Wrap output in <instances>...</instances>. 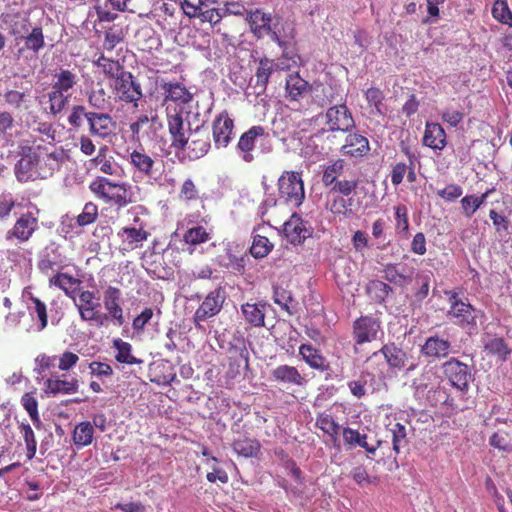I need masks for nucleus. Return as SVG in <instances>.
<instances>
[{
  "label": "nucleus",
  "instance_id": "nucleus-1",
  "mask_svg": "<svg viewBox=\"0 0 512 512\" xmlns=\"http://www.w3.org/2000/svg\"><path fill=\"white\" fill-rule=\"evenodd\" d=\"M359 183L360 180L357 176L336 181L329 187L326 209L334 215L352 216L358 206L353 194L356 193Z\"/></svg>",
  "mask_w": 512,
  "mask_h": 512
},
{
  "label": "nucleus",
  "instance_id": "nucleus-2",
  "mask_svg": "<svg viewBox=\"0 0 512 512\" xmlns=\"http://www.w3.org/2000/svg\"><path fill=\"white\" fill-rule=\"evenodd\" d=\"M89 190L105 204L117 210L135 202L131 186L125 182H115L106 177H96L89 184Z\"/></svg>",
  "mask_w": 512,
  "mask_h": 512
},
{
  "label": "nucleus",
  "instance_id": "nucleus-3",
  "mask_svg": "<svg viewBox=\"0 0 512 512\" xmlns=\"http://www.w3.org/2000/svg\"><path fill=\"white\" fill-rule=\"evenodd\" d=\"M444 294L447 296L449 309L447 317L454 320V324L470 333L477 330V314L479 311L472 306L467 300L459 296L456 291L446 290Z\"/></svg>",
  "mask_w": 512,
  "mask_h": 512
},
{
  "label": "nucleus",
  "instance_id": "nucleus-4",
  "mask_svg": "<svg viewBox=\"0 0 512 512\" xmlns=\"http://www.w3.org/2000/svg\"><path fill=\"white\" fill-rule=\"evenodd\" d=\"M380 355L383 356L388 368L394 373L405 371L406 374H409L418 367V363L412 360V356L395 342L384 344L378 351L373 352L366 362L373 365L374 361L380 358Z\"/></svg>",
  "mask_w": 512,
  "mask_h": 512
},
{
  "label": "nucleus",
  "instance_id": "nucleus-5",
  "mask_svg": "<svg viewBox=\"0 0 512 512\" xmlns=\"http://www.w3.org/2000/svg\"><path fill=\"white\" fill-rule=\"evenodd\" d=\"M78 296L73 297V304L79 318L90 327L101 328L102 304L97 291L81 289Z\"/></svg>",
  "mask_w": 512,
  "mask_h": 512
},
{
  "label": "nucleus",
  "instance_id": "nucleus-6",
  "mask_svg": "<svg viewBox=\"0 0 512 512\" xmlns=\"http://www.w3.org/2000/svg\"><path fill=\"white\" fill-rule=\"evenodd\" d=\"M110 88L116 102L130 104L133 107H137L143 97L141 84L130 71L122 73L111 82Z\"/></svg>",
  "mask_w": 512,
  "mask_h": 512
},
{
  "label": "nucleus",
  "instance_id": "nucleus-7",
  "mask_svg": "<svg viewBox=\"0 0 512 512\" xmlns=\"http://www.w3.org/2000/svg\"><path fill=\"white\" fill-rule=\"evenodd\" d=\"M123 296L120 288L116 286H107L103 291L104 318H101V328L107 327L110 323L115 326H122L125 323L123 309Z\"/></svg>",
  "mask_w": 512,
  "mask_h": 512
},
{
  "label": "nucleus",
  "instance_id": "nucleus-8",
  "mask_svg": "<svg viewBox=\"0 0 512 512\" xmlns=\"http://www.w3.org/2000/svg\"><path fill=\"white\" fill-rule=\"evenodd\" d=\"M278 192L285 203L293 207L302 205L305 189L302 175L297 171H284L278 179Z\"/></svg>",
  "mask_w": 512,
  "mask_h": 512
},
{
  "label": "nucleus",
  "instance_id": "nucleus-9",
  "mask_svg": "<svg viewBox=\"0 0 512 512\" xmlns=\"http://www.w3.org/2000/svg\"><path fill=\"white\" fill-rule=\"evenodd\" d=\"M166 110L167 126L171 140L170 147L173 148L176 153H184L188 134L192 131L190 122H185L182 108H174L173 112L170 111L169 108Z\"/></svg>",
  "mask_w": 512,
  "mask_h": 512
},
{
  "label": "nucleus",
  "instance_id": "nucleus-10",
  "mask_svg": "<svg viewBox=\"0 0 512 512\" xmlns=\"http://www.w3.org/2000/svg\"><path fill=\"white\" fill-rule=\"evenodd\" d=\"M226 298V291L220 285L210 291L193 315L195 327L200 328L202 322L218 315L223 308Z\"/></svg>",
  "mask_w": 512,
  "mask_h": 512
},
{
  "label": "nucleus",
  "instance_id": "nucleus-11",
  "mask_svg": "<svg viewBox=\"0 0 512 512\" xmlns=\"http://www.w3.org/2000/svg\"><path fill=\"white\" fill-rule=\"evenodd\" d=\"M443 376L449 384L460 392H467L471 380V370L466 363L451 357L440 366Z\"/></svg>",
  "mask_w": 512,
  "mask_h": 512
},
{
  "label": "nucleus",
  "instance_id": "nucleus-12",
  "mask_svg": "<svg viewBox=\"0 0 512 512\" xmlns=\"http://www.w3.org/2000/svg\"><path fill=\"white\" fill-rule=\"evenodd\" d=\"M251 33L257 38L262 39L265 36H270L271 39L278 44H281L279 35L272 30V15L266 13L262 9L251 10L246 18Z\"/></svg>",
  "mask_w": 512,
  "mask_h": 512
},
{
  "label": "nucleus",
  "instance_id": "nucleus-13",
  "mask_svg": "<svg viewBox=\"0 0 512 512\" xmlns=\"http://www.w3.org/2000/svg\"><path fill=\"white\" fill-rule=\"evenodd\" d=\"M352 328L355 345H363L377 339L381 322L372 316H361L353 322Z\"/></svg>",
  "mask_w": 512,
  "mask_h": 512
},
{
  "label": "nucleus",
  "instance_id": "nucleus-14",
  "mask_svg": "<svg viewBox=\"0 0 512 512\" xmlns=\"http://www.w3.org/2000/svg\"><path fill=\"white\" fill-rule=\"evenodd\" d=\"M325 116L329 131L348 132L355 127L352 113L345 104L328 108Z\"/></svg>",
  "mask_w": 512,
  "mask_h": 512
},
{
  "label": "nucleus",
  "instance_id": "nucleus-15",
  "mask_svg": "<svg viewBox=\"0 0 512 512\" xmlns=\"http://www.w3.org/2000/svg\"><path fill=\"white\" fill-rule=\"evenodd\" d=\"M211 147L210 135L206 128L197 127L190 131L187 137L185 151L190 160L206 155Z\"/></svg>",
  "mask_w": 512,
  "mask_h": 512
},
{
  "label": "nucleus",
  "instance_id": "nucleus-16",
  "mask_svg": "<svg viewBox=\"0 0 512 512\" xmlns=\"http://www.w3.org/2000/svg\"><path fill=\"white\" fill-rule=\"evenodd\" d=\"M234 121L227 111L217 115L212 123V136L217 149L226 148L232 140Z\"/></svg>",
  "mask_w": 512,
  "mask_h": 512
},
{
  "label": "nucleus",
  "instance_id": "nucleus-17",
  "mask_svg": "<svg viewBox=\"0 0 512 512\" xmlns=\"http://www.w3.org/2000/svg\"><path fill=\"white\" fill-rule=\"evenodd\" d=\"M283 233L291 244L299 245L312 235V228L301 216L293 213L284 223Z\"/></svg>",
  "mask_w": 512,
  "mask_h": 512
},
{
  "label": "nucleus",
  "instance_id": "nucleus-18",
  "mask_svg": "<svg viewBox=\"0 0 512 512\" xmlns=\"http://www.w3.org/2000/svg\"><path fill=\"white\" fill-rule=\"evenodd\" d=\"M38 229V218L32 212L22 213L7 232L6 239H17L19 242H27Z\"/></svg>",
  "mask_w": 512,
  "mask_h": 512
},
{
  "label": "nucleus",
  "instance_id": "nucleus-19",
  "mask_svg": "<svg viewBox=\"0 0 512 512\" xmlns=\"http://www.w3.org/2000/svg\"><path fill=\"white\" fill-rule=\"evenodd\" d=\"M264 135H267L265 128L260 125H256L250 127L240 136L236 145V150L244 162L251 163L254 161L255 157L253 155V151L256 146V140Z\"/></svg>",
  "mask_w": 512,
  "mask_h": 512
},
{
  "label": "nucleus",
  "instance_id": "nucleus-20",
  "mask_svg": "<svg viewBox=\"0 0 512 512\" xmlns=\"http://www.w3.org/2000/svg\"><path fill=\"white\" fill-rule=\"evenodd\" d=\"M88 130L91 136L100 139L109 137L116 128V122L109 113L90 111Z\"/></svg>",
  "mask_w": 512,
  "mask_h": 512
},
{
  "label": "nucleus",
  "instance_id": "nucleus-21",
  "mask_svg": "<svg viewBox=\"0 0 512 512\" xmlns=\"http://www.w3.org/2000/svg\"><path fill=\"white\" fill-rule=\"evenodd\" d=\"M452 349V344L448 339L438 334L426 338L420 347V353L427 359L441 360L447 358Z\"/></svg>",
  "mask_w": 512,
  "mask_h": 512
},
{
  "label": "nucleus",
  "instance_id": "nucleus-22",
  "mask_svg": "<svg viewBox=\"0 0 512 512\" xmlns=\"http://www.w3.org/2000/svg\"><path fill=\"white\" fill-rule=\"evenodd\" d=\"M149 235V232L142 226L139 228L122 227L117 233V236L121 239L120 250L125 253L141 248Z\"/></svg>",
  "mask_w": 512,
  "mask_h": 512
},
{
  "label": "nucleus",
  "instance_id": "nucleus-23",
  "mask_svg": "<svg viewBox=\"0 0 512 512\" xmlns=\"http://www.w3.org/2000/svg\"><path fill=\"white\" fill-rule=\"evenodd\" d=\"M129 163L141 175L151 178L156 172V160L140 146L129 153Z\"/></svg>",
  "mask_w": 512,
  "mask_h": 512
},
{
  "label": "nucleus",
  "instance_id": "nucleus-24",
  "mask_svg": "<svg viewBox=\"0 0 512 512\" xmlns=\"http://www.w3.org/2000/svg\"><path fill=\"white\" fill-rule=\"evenodd\" d=\"M78 390L79 381L76 377L64 379L59 376H54L44 381V392L49 396L73 394L78 392Z\"/></svg>",
  "mask_w": 512,
  "mask_h": 512
},
{
  "label": "nucleus",
  "instance_id": "nucleus-25",
  "mask_svg": "<svg viewBox=\"0 0 512 512\" xmlns=\"http://www.w3.org/2000/svg\"><path fill=\"white\" fill-rule=\"evenodd\" d=\"M370 151L368 139L358 133H349L345 138V143L341 147L343 155L361 158Z\"/></svg>",
  "mask_w": 512,
  "mask_h": 512
},
{
  "label": "nucleus",
  "instance_id": "nucleus-26",
  "mask_svg": "<svg viewBox=\"0 0 512 512\" xmlns=\"http://www.w3.org/2000/svg\"><path fill=\"white\" fill-rule=\"evenodd\" d=\"M49 284L61 289L64 294L71 300L78 296L77 293L83 289L80 287L82 281L71 274L58 272L49 279Z\"/></svg>",
  "mask_w": 512,
  "mask_h": 512
},
{
  "label": "nucleus",
  "instance_id": "nucleus-27",
  "mask_svg": "<svg viewBox=\"0 0 512 512\" xmlns=\"http://www.w3.org/2000/svg\"><path fill=\"white\" fill-rule=\"evenodd\" d=\"M161 89L164 92V102L188 104L192 101V93L180 82H162Z\"/></svg>",
  "mask_w": 512,
  "mask_h": 512
},
{
  "label": "nucleus",
  "instance_id": "nucleus-28",
  "mask_svg": "<svg viewBox=\"0 0 512 512\" xmlns=\"http://www.w3.org/2000/svg\"><path fill=\"white\" fill-rule=\"evenodd\" d=\"M272 378L277 382L294 386H304L307 383L305 377L296 367L287 364L277 366L272 371Z\"/></svg>",
  "mask_w": 512,
  "mask_h": 512
},
{
  "label": "nucleus",
  "instance_id": "nucleus-29",
  "mask_svg": "<svg viewBox=\"0 0 512 512\" xmlns=\"http://www.w3.org/2000/svg\"><path fill=\"white\" fill-rule=\"evenodd\" d=\"M299 355L312 369L320 372H325L329 369L327 359L311 344H301L299 347Z\"/></svg>",
  "mask_w": 512,
  "mask_h": 512
},
{
  "label": "nucleus",
  "instance_id": "nucleus-30",
  "mask_svg": "<svg viewBox=\"0 0 512 512\" xmlns=\"http://www.w3.org/2000/svg\"><path fill=\"white\" fill-rule=\"evenodd\" d=\"M284 67L280 66L274 59L262 57L258 61V67L255 72L256 84L255 87L260 88L264 92L269 83L270 76L274 71L283 70Z\"/></svg>",
  "mask_w": 512,
  "mask_h": 512
},
{
  "label": "nucleus",
  "instance_id": "nucleus-31",
  "mask_svg": "<svg viewBox=\"0 0 512 512\" xmlns=\"http://www.w3.org/2000/svg\"><path fill=\"white\" fill-rule=\"evenodd\" d=\"M423 144L434 150H442L446 142V133L439 123L426 122Z\"/></svg>",
  "mask_w": 512,
  "mask_h": 512
},
{
  "label": "nucleus",
  "instance_id": "nucleus-32",
  "mask_svg": "<svg viewBox=\"0 0 512 512\" xmlns=\"http://www.w3.org/2000/svg\"><path fill=\"white\" fill-rule=\"evenodd\" d=\"M310 91V84L299 73L288 74L285 80L286 98L290 101H299L303 95Z\"/></svg>",
  "mask_w": 512,
  "mask_h": 512
},
{
  "label": "nucleus",
  "instance_id": "nucleus-33",
  "mask_svg": "<svg viewBox=\"0 0 512 512\" xmlns=\"http://www.w3.org/2000/svg\"><path fill=\"white\" fill-rule=\"evenodd\" d=\"M266 303L247 302L241 305V314L244 320L252 327L265 325Z\"/></svg>",
  "mask_w": 512,
  "mask_h": 512
},
{
  "label": "nucleus",
  "instance_id": "nucleus-34",
  "mask_svg": "<svg viewBox=\"0 0 512 512\" xmlns=\"http://www.w3.org/2000/svg\"><path fill=\"white\" fill-rule=\"evenodd\" d=\"M494 191V189H488L481 195L470 194L464 196L461 201L462 213L465 217L471 218L475 212L485 203L488 196Z\"/></svg>",
  "mask_w": 512,
  "mask_h": 512
},
{
  "label": "nucleus",
  "instance_id": "nucleus-35",
  "mask_svg": "<svg viewBox=\"0 0 512 512\" xmlns=\"http://www.w3.org/2000/svg\"><path fill=\"white\" fill-rule=\"evenodd\" d=\"M274 303L284 309L289 315L297 312L298 302L293 298L291 291L275 286L273 292Z\"/></svg>",
  "mask_w": 512,
  "mask_h": 512
},
{
  "label": "nucleus",
  "instance_id": "nucleus-36",
  "mask_svg": "<svg viewBox=\"0 0 512 512\" xmlns=\"http://www.w3.org/2000/svg\"><path fill=\"white\" fill-rule=\"evenodd\" d=\"M250 258L246 254L234 253L232 249H228L225 256L221 261V266L226 269L232 270L233 272L243 275L245 273V267Z\"/></svg>",
  "mask_w": 512,
  "mask_h": 512
},
{
  "label": "nucleus",
  "instance_id": "nucleus-37",
  "mask_svg": "<svg viewBox=\"0 0 512 512\" xmlns=\"http://www.w3.org/2000/svg\"><path fill=\"white\" fill-rule=\"evenodd\" d=\"M386 427L391 434L393 451L399 454L400 449L408 443L407 428L404 424L396 421V419L389 421Z\"/></svg>",
  "mask_w": 512,
  "mask_h": 512
},
{
  "label": "nucleus",
  "instance_id": "nucleus-38",
  "mask_svg": "<svg viewBox=\"0 0 512 512\" xmlns=\"http://www.w3.org/2000/svg\"><path fill=\"white\" fill-rule=\"evenodd\" d=\"M232 448L238 455L249 458L258 455L261 445L257 439L242 437L234 440Z\"/></svg>",
  "mask_w": 512,
  "mask_h": 512
},
{
  "label": "nucleus",
  "instance_id": "nucleus-39",
  "mask_svg": "<svg viewBox=\"0 0 512 512\" xmlns=\"http://www.w3.org/2000/svg\"><path fill=\"white\" fill-rule=\"evenodd\" d=\"M484 350L488 354L496 356L502 362L507 361L512 353V349L502 337L490 338L484 344Z\"/></svg>",
  "mask_w": 512,
  "mask_h": 512
},
{
  "label": "nucleus",
  "instance_id": "nucleus-40",
  "mask_svg": "<svg viewBox=\"0 0 512 512\" xmlns=\"http://www.w3.org/2000/svg\"><path fill=\"white\" fill-rule=\"evenodd\" d=\"M94 64L102 69L105 76H107L111 82L127 71L118 60L110 59L104 55L99 56V58L94 61Z\"/></svg>",
  "mask_w": 512,
  "mask_h": 512
},
{
  "label": "nucleus",
  "instance_id": "nucleus-41",
  "mask_svg": "<svg viewBox=\"0 0 512 512\" xmlns=\"http://www.w3.org/2000/svg\"><path fill=\"white\" fill-rule=\"evenodd\" d=\"M77 84V76L68 69H61L59 73L55 74V81L52 83V89L63 92L65 94H72L71 90Z\"/></svg>",
  "mask_w": 512,
  "mask_h": 512
},
{
  "label": "nucleus",
  "instance_id": "nucleus-42",
  "mask_svg": "<svg viewBox=\"0 0 512 512\" xmlns=\"http://www.w3.org/2000/svg\"><path fill=\"white\" fill-rule=\"evenodd\" d=\"M113 347L117 350V354L115 355L117 362L129 365L141 364L143 362L141 359L132 355V345L130 343L117 338L113 341Z\"/></svg>",
  "mask_w": 512,
  "mask_h": 512
},
{
  "label": "nucleus",
  "instance_id": "nucleus-43",
  "mask_svg": "<svg viewBox=\"0 0 512 512\" xmlns=\"http://www.w3.org/2000/svg\"><path fill=\"white\" fill-rule=\"evenodd\" d=\"M94 428L89 421L77 424L74 428L72 439L76 446H88L93 441Z\"/></svg>",
  "mask_w": 512,
  "mask_h": 512
},
{
  "label": "nucleus",
  "instance_id": "nucleus-44",
  "mask_svg": "<svg viewBox=\"0 0 512 512\" xmlns=\"http://www.w3.org/2000/svg\"><path fill=\"white\" fill-rule=\"evenodd\" d=\"M429 399L434 406H443L451 410L455 408V400L451 396L450 390L445 386H437L429 391Z\"/></svg>",
  "mask_w": 512,
  "mask_h": 512
},
{
  "label": "nucleus",
  "instance_id": "nucleus-45",
  "mask_svg": "<svg viewBox=\"0 0 512 512\" xmlns=\"http://www.w3.org/2000/svg\"><path fill=\"white\" fill-rule=\"evenodd\" d=\"M316 427L322 430L325 434L329 435L334 442L337 441L340 426L339 424L334 420L333 416L328 413H320L317 415L316 418Z\"/></svg>",
  "mask_w": 512,
  "mask_h": 512
},
{
  "label": "nucleus",
  "instance_id": "nucleus-46",
  "mask_svg": "<svg viewBox=\"0 0 512 512\" xmlns=\"http://www.w3.org/2000/svg\"><path fill=\"white\" fill-rule=\"evenodd\" d=\"M30 305L28 309L32 317L36 316L38 319V331L44 330L48 325V313L46 304L36 296L30 297Z\"/></svg>",
  "mask_w": 512,
  "mask_h": 512
},
{
  "label": "nucleus",
  "instance_id": "nucleus-47",
  "mask_svg": "<svg viewBox=\"0 0 512 512\" xmlns=\"http://www.w3.org/2000/svg\"><path fill=\"white\" fill-rule=\"evenodd\" d=\"M72 94H65L55 89L48 92L49 110L53 115L60 114L68 105Z\"/></svg>",
  "mask_w": 512,
  "mask_h": 512
},
{
  "label": "nucleus",
  "instance_id": "nucleus-48",
  "mask_svg": "<svg viewBox=\"0 0 512 512\" xmlns=\"http://www.w3.org/2000/svg\"><path fill=\"white\" fill-rule=\"evenodd\" d=\"M21 404L23 408L29 414L33 424L39 428L41 425V419L38 412V400L36 398V392H26L21 397Z\"/></svg>",
  "mask_w": 512,
  "mask_h": 512
},
{
  "label": "nucleus",
  "instance_id": "nucleus-49",
  "mask_svg": "<svg viewBox=\"0 0 512 512\" xmlns=\"http://www.w3.org/2000/svg\"><path fill=\"white\" fill-rule=\"evenodd\" d=\"M35 167V157L32 155L22 156L15 165V174L20 182H26L31 178V172Z\"/></svg>",
  "mask_w": 512,
  "mask_h": 512
},
{
  "label": "nucleus",
  "instance_id": "nucleus-50",
  "mask_svg": "<svg viewBox=\"0 0 512 512\" xmlns=\"http://www.w3.org/2000/svg\"><path fill=\"white\" fill-rule=\"evenodd\" d=\"M345 162L343 159H337L332 164L326 167L322 176V182L325 187H330L338 181L342 175Z\"/></svg>",
  "mask_w": 512,
  "mask_h": 512
},
{
  "label": "nucleus",
  "instance_id": "nucleus-51",
  "mask_svg": "<svg viewBox=\"0 0 512 512\" xmlns=\"http://www.w3.org/2000/svg\"><path fill=\"white\" fill-rule=\"evenodd\" d=\"M24 39L25 47L35 53H38L45 46V38L40 26L34 27Z\"/></svg>",
  "mask_w": 512,
  "mask_h": 512
},
{
  "label": "nucleus",
  "instance_id": "nucleus-52",
  "mask_svg": "<svg viewBox=\"0 0 512 512\" xmlns=\"http://www.w3.org/2000/svg\"><path fill=\"white\" fill-rule=\"evenodd\" d=\"M492 16L502 24L512 27V12L504 0H496L492 7Z\"/></svg>",
  "mask_w": 512,
  "mask_h": 512
},
{
  "label": "nucleus",
  "instance_id": "nucleus-53",
  "mask_svg": "<svg viewBox=\"0 0 512 512\" xmlns=\"http://www.w3.org/2000/svg\"><path fill=\"white\" fill-rule=\"evenodd\" d=\"M273 248V244L269 239L262 235H256L253 238L250 253L255 258H263L267 256Z\"/></svg>",
  "mask_w": 512,
  "mask_h": 512
},
{
  "label": "nucleus",
  "instance_id": "nucleus-54",
  "mask_svg": "<svg viewBox=\"0 0 512 512\" xmlns=\"http://www.w3.org/2000/svg\"><path fill=\"white\" fill-rule=\"evenodd\" d=\"M365 98L370 107H373L372 113L383 116L382 104L384 100L383 92L376 87H371L365 91Z\"/></svg>",
  "mask_w": 512,
  "mask_h": 512
},
{
  "label": "nucleus",
  "instance_id": "nucleus-55",
  "mask_svg": "<svg viewBox=\"0 0 512 512\" xmlns=\"http://www.w3.org/2000/svg\"><path fill=\"white\" fill-rule=\"evenodd\" d=\"M98 215V206L93 202H87L82 212L77 216L76 223L80 227L90 225L97 220Z\"/></svg>",
  "mask_w": 512,
  "mask_h": 512
},
{
  "label": "nucleus",
  "instance_id": "nucleus-56",
  "mask_svg": "<svg viewBox=\"0 0 512 512\" xmlns=\"http://www.w3.org/2000/svg\"><path fill=\"white\" fill-rule=\"evenodd\" d=\"M209 238V233L203 226L189 228L183 236L184 241L193 246L205 243Z\"/></svg>",
  "mask_w": 512,
  "mask_h": 512
},
{
  "label": "nucleus",
  "instance_id": "nucleus-57",
  "mask_svg": "<svg viewBox=\"0 0 512 512\" xmlns=\"http://www.w3.org/2000/svg\"><path fill=\"white\" fill-rule=\"evenodd\" d=\"M383 278L393 284L404 286L411 281V277L400 273L394 264H388L383 270Z\"/></svg>",
  "mask_w": 512,
  "mask_h": 512
},
{
  "label": "nucleus",
  "instance_id": "nucleus-58",
  "mask_svg": "<svg viewBox=\"0 0 512 512\" xmlns=\"http://www.w3.org/2000/svg\"><path fill=\"white\" fill-rule=\"evenodd\" d=\"M107 147H101L98 151V154L95 158L91 160L95 167L107 175H113L116 172V169L113 163L106 157Z\"/></svg>",
  "mask_w": 512,
  "mask_h": 512
},
{
  "label": "nucleus",
  "instance_id": "nucleus-59",
  "mask_svg": "<svg viewBox=\"0 0 512 512\" xmlns=\"http://www.w3.org/2000/svg\"><path fill=\"white\" fill-rule=\"evenodd\" d=\"M90 111L84 105H74L68 116V123L75 129L82 127L83 119L88 122Z\"/></svg>",
  "mask_w": 512,
  "mask_h": 512
},
{
  "label": "nucleus",
  "instance_id": "nucleus-60",
  "mask_svg": "<svg viewBox=\"0 0 512 512\" xmlns=\"http://www.w3.org/2000/svg\"><path fill=\"white\" fill-rule=\"evenodd\" d=\"M20 431L23 435L28 459H32L36 454L37 441L35 439L34 431L29 424L22 423L20 425Z\"/></svg>",
  "mask_w": 512,
  "mask_h": 512
},
{
  "label": "nucleus",
  "instance_id": "nucleus-61",
  "mask_svg": "<svg viewBox=\"0 0 512 512\" xmlns=\"http://www.w3.org/2000/svg\"><path fill=\"white\" fill-rule=\"evenodd\" d=\"M489 444L495 449L505 453L512 452V444L506 432H495L489 438Z\"/></svg>",
  "mask_w": 512,
  "mask_h": 512
},
{
  "label": "nucleus",
  "instance_id": "nucleus-62",
  "mask_svg": "<svg viewBox=\"0 0 512 512\" xmlns=\"http://www.w3.org/2000/svg\"><path fill=\"white\" fill-rule=\"evenodd\" d=\"M87 101L91 108L98 111H103L108 105L106 93L103 88L91 90L87 95Z\"/></svg>",
  "mask_w": 512,
  "mask_h": 512
},
{
  "label": "nucleus",
  "instance_id": "nucleus-63",
  "mask_svg": "<svg viewBox=\"0 0 512 512\" xmlns=\"http://www.w3.org/2000/svg\"><path fill=\"white\" fill-rule=\"evenodd\" d=\"M395 227L399 233L407 234L409 231L408 209L404 204L395 207Z\"/></svg>",
  "mask_w": 512,
  "mask_h": 512
},
{
  "label": "nucleus",
  "instance_id": "nucleus-64",
  "mask_svg": "<svg viewBox=\"0 0 512 512\" xmlns=\"http://www.w3.org/2000/svg\"><path fill=\"white\" fill-rule=\"evenodd\" d=\"M179 197L185 201H197L200 199L199 189L192 179L188 178L182 183Z\"/></svg>",
  "mask_w": 512,
  "mask_h": 512
}]
</instances>
